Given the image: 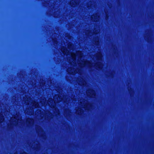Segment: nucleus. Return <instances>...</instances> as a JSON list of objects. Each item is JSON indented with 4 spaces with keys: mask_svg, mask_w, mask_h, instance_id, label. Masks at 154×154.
Instances as JSON below:
<instances>
[{
    "mask_svg": "<svg viewBox=\"0 0 154 154\" xmlns=\"http://www.w3.org/2000/svg\"><path fill=\"white\" fill-rule=\"evenodd\" d=\"M33 120V119L32 118H29L28 119H26V122H27L29 124H30L31 123L30 121Z\"/></svg>",
    "mask_w": 154,
    "mask_h": 154,
    "instance_id": "obj_1",
    "label": "nucleus"
},
{
    "mask_svg": "<svg viewBox=\"0 0 154 154\" xmlns=\"http://www.w3.org/2000/svg\"><path fill=\"white\" fill-rule=\"evenodd\" d=\"M97 66L98 67V68L99 69H100V65H99V64Z\"/></svg>",
    "mask_w": 154,
    "mask_h": 154,
    "instance_id": "obj_2",
    "label": "nucleus"
},
{
    "mask_svg": "<svg viewBox=\"0 0 154 154\" xmlns=\"http://www.w3.org/2000/svg\"><path fill=\"white\" fill-rule=\"evenodd\" d=\"M24 154H28L26 152H24Z\"/></svg>",
    "mask_w": 154,
    "mask_h": 154,
    "instance_id": "obj_3",
    "label": "nucleus"
}]
</instances>
